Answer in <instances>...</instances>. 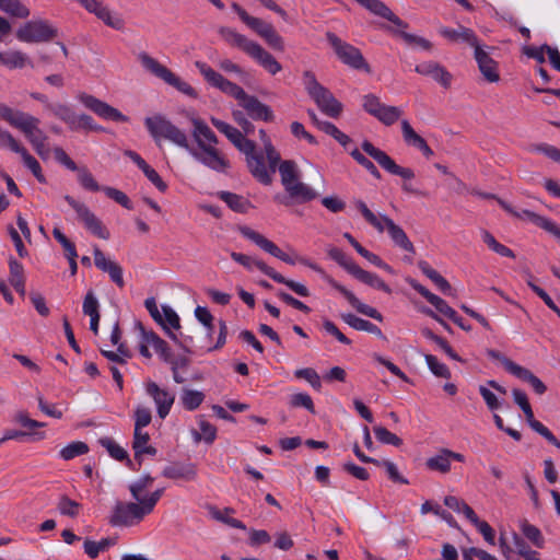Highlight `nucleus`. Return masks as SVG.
I'll list each match as a JSON object with an SVG mask.
<instances>
[{"label":"nucleus","mask_w":560,"mask_h":560,"mask_svg":"<svg viewBox=\"0 0 560 560\" xmlns=\"http://www.w3.org/2000/svg\"><path fill=\"white\" fill-rule=\"evenodd\" d=\"M149 483L148 478L138 480L130 486V492L137 503H118L115 506L114 513L110 517V523L115 526H130L143 518L149 514L160 498V492L155 491L147 493Z\"/></svg>","instance_id":"nucleus-1"},{"label":"nucleus","mask_w":560,"mask_h":560,"mask_svg":"<svg viewBox=\"0 0 560 560\" xmlns=\"http://www.w3.org/2000/svg\"><path fill=\"white\" fill-rule=\"evenodd\" d=\"M211 124L222 132L233 145L246 156L247 167L250 174L261 184L270 185L271 177L266 170L264 156L256 152V143L247 139L241 130L230 124L211 117Z\"/></svg>","instance_id":"nucleus-2"},{"label":"nucleus","mask_w":560,"mask_h":560,"mask_svg":"<svg viewBox=\"0 0 560 560\" xmlns=\"http://www.w3.org/2000/svg\"><path fill=\"white\" fill-rule=\"evenodd\" d=\"M303 79L307 94L315 102L320 112L331 118H338L343 109L342 104L327 88L317 81L312 71H305Z\"/></svg>","instance_id":"nucleus-3"},{"label":"nucleus","mask_w":560,"mask_h":560,"mask_svg":"<svg viewBox=\"0 0 560 560\" xmlns=\"http://www.w3.org/2000/svg\"><path fill=\"white\" fill-rule=\"evenodd\" d=\"M0 110L2 118L14 128L21 130L31 144L39 140H47V136L39 128L38 118L8 106H1Z\"/></svg>","instance_id":"nucleus-4"},{"label":"nucleus","mask_w":560,"mask_h":560,"mask_svg":"<svg viewBox=\"0 0 560 560\" xmlns=\"http://www.w3.org/2000/svg\"><path fill=\"white\" fill-rule=\"evenodd\" d=\"M231 258L242 265L243 267L247 268L248 270H252V268L255 266L257 269H259L261 272H264L266 276L270 277L272 280H275L278 283L285 284L290 290H292L294 293H296L300 296L306 298L310 295V290L300 282H296L294 280H290L284 278L281 273L277 272L273 268L266 265L262 260L256 259L252 256L232 252Z\"/></svg>","instance_id":"nucleus-5"},{"label":"nucleus","mask_w":560,"mask_h":560,"mask_svg":"<svg viewBox=\"0 0 560 560\" xmlns=\"http://www.w3.org/2000/svg\"><path fill=\"white\" fill-rule=\"evenodd\" d=\"M135 329L139 336V351L144 358H151L153 353L158 354L163 361L171 364V370L175 373V362L172 360V353L166 342L156 334L147 330L140 322L135 323Z\"/></svg>","instance_id":"nucleus-6"},{"label":"nucleus","mask_w":560,"mask_h":560,"mask_svg":"<svg viewBox=\"0 0 560 560\" xmlns=\"http://www.w3.org/2000/svg\"><path fill=\"white\" fill-rule=\"evenodd\" d=\"M326 38L332 47L338 59L349 68L371 73L372 69L359 48L343 42L335 33L327 32Z\"/></svg>","instance_id":"nucleus-7"},{"label":"nucleus","mask_w":560,"mask_h":560,"mask_svg":"<svg viewBox=\"0 0 560 560\" xmlns=\"http://www.w3.org/2000/svg\"><path fill=\"white\" fill-rule=\"evenodd\" d=\"M472 194L480 198H483V199L497 200L498 203L501 206V208L504 209L508 213H510L514 218H517V219L526 218L535 225L541 228L546 232L550 233L551 235H553L555 237L560 240V228L555 222H552L550 219L542 217V215H540L536 212H533L530 210H523L521 212L516 211L509 202L504 201L503 199H501L500 197H498L494 194L482 192L479 190H474Z\"/></svg>","instance_id":"nucleus-8"},{"label":"nucleus","mask_w":560,"mask_h":560,"mask_svg":"<svg viewBox=\"0 0 560 560\" xmlns=\"http://www.w3.org/2000/svg\"><path fill=\"white\" fill-rule=\"evenodd\" d=\"M57 35V30L46 20L34 19L16 31V38L23 43H44L52 39Z\"/></svg>","instance_id":"nucleus-9"},{"label":"nucleus","mask_w":560,"mask_h":560,"mask_svg":"<svg viewBox=\"0 0 560 560\" xmlns=\"http://www.w3.org/2000/svg\"><path fill=\"white\" fill-rule=\"evenodd\" d=\"M362 107L368 114L385 126L394 125L402 115V110L399 107L382 103L380 97L372 93L365 94L362 97Z\"/></svg>","instance_id":"nucleus-10"},{"label":"nucleus","mask_w":560,"mask_h":560,"mask_svg":"<svg viewBox=\"0 0 560 560\" xmlns=\"http://www.w3.org/2000/svg\"><path fill=\"white\" fill-rule=\"evenodd\" d=\"M310 268L313 270L322 273L324 276V279L327 281V283L340 292L343 298L349 302V304L360 314L365 315L368 317H371L380 323L383 322L384 317L383 315L375 308L372 307L365 303H362L350 290H348L346 287L337 282L335 279H332L330 276L326 275L320 267H318L315 264L308 262L306 264Z\"/></svg>","instance_id":"nucleus-11"},{"label":"nucleus","mask_w":560,"mask_h":560,"mask_svg":"<svg viewBox=\"0 0 560 560\" xmlns=\"http://www.w3.org/2000/svg\"><path fill=\"white\" fill-rule=\"evenodd\" d=\"M361 147L369 156L375 160L388 173L400 176L404 179H412L415 177L413 170L399 166L385 151L376 148L369 140L363 141Z\"/></svg>","instance_id":"nucleus-12"},{"label":"nucleus","mask_w":560,"mask_h":560,"mask_svg":"<svg viewBox=\"0 0 560 560\" xmlns=\"http://www.w3.org/2000/svg\"><path fill=\"white\" fill-rule=\"evenodd\" d=\"M65 200L75 211L78 218L92 234L102 240L109 238L110 234L108 230L103 225L102 221L90 210L88 206L77 201L69 195L65 196Z\"/></svg>","instance_id":"nucleus-13"},{"label":"nucleus","mask_w":560,"mask_h":560,"mask_svg":"<svg viewBox=\"0 0 560 560\" xmlns=\"http://www.w3.org/2000/svg\"><path fill=\"white\" fill-rule=\"evenodd\" d=\"M77 97L85 108L92 110L95 115H97L102 119L113 120V121H121V122L129 121L128 116L124 115L117 108L110 106L106 102H104L93 95H90L86 93H80Z\"/></svg>","instance_id":"nucleus-14"},{"label":"nucleus","mask_w":560,"mask_h":560,"mask_svg":"<svg viewBox=\"0 0 560 560\" xmlns=\"http://www.w3.org/2000/svg\"><path fill=\"white\" fill-rule=\"evenodd\" d=\"M240 91L242 93L233 98L238 101L240 106L245 109L252 119L267 122L275 119V115L270 106L260 102L256 96L247 94L243 88H241Z\"/></svg>","instance_id":"nucleus-15"},{"label":"nucleus","mask_w":560,"mask_h":560,"mask_svg":"<svg viewBox=\"0 0 560 560\" xmlns=\"http://www.w3.org/2000/svg\"><path fill=\"white\" fill-rule=\"evenodd\" d=\"M195 66L199 70L203 79L207 81V83L215 89H219L222 93L231 97L237 96L242 93L240 91V85L225 79L221 73L213 70L206 62L196 61Z\"/></svg>","instance_id":"nucleus-16"},{"label":"nucleus","mask_w":560,"mask_h":560,"mask_svg":"<svg viewBox=\"0 0 560 560\" xmlns=\"http://www.w3.org/2000/svg\"><path fill=\"white\" fill-rule=\"evenodd\" d=\"M144 305L156 324H159L171 338H174L175 311L173 307L166 304L158 306L154 298L147 299Z\"/></svg>","instance_id":"nucleus-17"},{"label":"nucleus","mask_w":560,"mask_h":560,"mask_svg":"<svg viewBox=\"0 0 560 560\" xmlns=\"http://www.w3.org/2000/svg\"><path fill=\"white\" fill-rule=\"evenodd\" d=\"M145 393L153 399L159 417L164 419L174 404L173 393L152 381L145 383Z\"/></svg>","instance_id":"nucleus-18"},{"label":"nucleus","mask_w":560,"mask_h":560,"mask_svg":"<svg viewBox=\"0 0 560 560\" xmlns=\"http://www.w3.org/2000/svg\"><path fill=\"white\" fill-rule=\"evenodd\" d=\"M452 460L465 462V456L448 448H441L434 456L425 460L429 470L440 474H448L452 469Z\"/></svg>","instance_id":"nucleus-19"},{"label":"nucleus","mask_w":560,"mask_h":560,"mask_svg":"<svg viewBox=\"0 0 560 560\" xmlns=\"http://www.w3.org/2000/svg\"><path fill=\"white\" fill-rule=\"evenodd\" d=\"M200 152H194V156L203 165L218 173H226L230 168V161L213 145L202 147Z\"/></svg>","instance_id":"nucleus-20"},{"label":"nucleus","mask_w":560,"mask_h":560,"mask_svg":"<svg viewBox=\"0 0 560 560\" xmlns=\"http://www.w3.org/2000/svg\"><path fill=\"white\" fill-rule=\"evenodd\" d=\"M474 57L485 80L490 83H495L500 80L498 62L490 57L482 46L477 45L474 48Z\"/></svg>","instance_id":"nucleus-21"},{"label":"nucleus","mask_w":560,"mask_h":560,"mask_svg":"<svg viewBox=\"0 0 560 560\" xmlns=\"http://www.w3.org/2000/svg\"><path fill=\"white\" fill-rule=\"evenodd\" d=\"M284 190L288 192L287 197H277L279 202L284 206H291L293 202H307L317 197V192L300 179L292 183Z\"/></svg>","instance_id":"nucleus-22"},{"label":"nucleus","mask_w":560,"mask_h":560,"mask_svg":"<svg viewBox=\"0 0 560 560\" xmlns=\"http://www.w3.org/2000/svg\"><path fill=\"white\" fill-rule=\"evenodd\" d=\"M145 127L153 139L160 143L162 139L175 140L174 128L170 120L156 114L144 119Z\"/></svg>","instance_id":"nucleus-23"},{"label":"nucleus","mask_w":560,"mask_h":560,"mask_svg":"<svg viewBox=\"0 0 560 560\" xmlns=\"http://www.w3.org/2000/svg\"><path fill=\"white\" fill-rule=\"evenodd\" d=\"M407 283L416 290L421 296H423L431 305H433L438 312L452 319L457 314L442 298L430 292L424 285L419 283L412 278L406 279Z\"/></svg>","instance_id":"nucleus-24"},{"label":"nucleus","mask_w":560,"mask_h":560,"mask_svg":"<svg viewBox=\"0 0 560 560\" xmlns=\"http://www.w3.org/2000/svg\"><path fill=\"white\" fill-rule=\"evenodd\" d=\"M415 71L422 75L431 77L440 83L444 89H448L452 83V74L440 63L435 61H427L417 65Z\"/></svg>","instance_id":"nucleus-25"},{"label":"nucleus","mask_w":560,"mask_h":560,"mask_svg":"<svg viewBox=\"0 0 560 560\" xmlns=\"http://www.w3.org/2000/svg\"><path fill=\"white\" fill-rule=\"evenodd\" d=\"M139 60L145 71L163 80L165 83L170 85H175V77L173 75V73L158 60L150 57L145 52L139 55Z\"/></svg>","instance_id":"nucleus-26"},{"label":"nucleus","mask_w":560,"mask_h":560,"mask_svg":"<svg viewBox=\"0 0 560 560\" xmlns=\"http://www.w3.org/2000/svg\"><path fill=\"white\" fill-rule=\"evenodd\" d=\"M382 220H383L384 230L385 229L387 230L388 235L390 236L393 242L397 246L402 248L404 250L415 254V252H416L415 246L408 238L405 231L399 225H397L390 218H388L386 215H382Z\"/></svg>","instance_id":"nucleus-27"},{"label":"nucleus","mask_w":560,"mask_h":560,"mask_svg":"<svg viewBox=\"0 0 560 560\" xmlns=\"http://www.w3.org/2000/svg\"><path fill=\"white\" fill-rule=\"evenodd\" d=\"M238 230L244 237L250 240L258 247L272 255L273 257L279 258L283 254V252L273 242L269 241L264 235L254 231L249 226L243 225L240 226Z\"/></svg>","instance_id":"nucleus-28"},{"label":"nucleus","mask_w":560,"mask_h":560,"mask_svg":"<svg viewBox=\"0 0 560 560\" xmlns=\"http://www.w3.org/2000/svg\"><path fill=\"white\" fill-rule=\"evenodd\" d=\"M401 132L404 141L408 145L419 149L427 159H430L433 155V151L428 145L427 141L413 130L409 121L406 119L401 121Z\"/></svg>","instance_id":"nucleus-29"},{"label":"nucleus","mask_w":560,"mask_h":560,"mask_svg":"<svg viewBox=\"0 0 560 560\" xmlns=\"http://www.w3.org/2000/svg\"><path fill=\"white\" fill-rule=\"evenodd\" d=\"M219 34L229 45L242 49L247 55H249V52L253 50V47L257 44L253 40H249L246 36L237 33L235 30L226 26L220 27Z\"/></svg>","instance_id":"nucleus-30"},{"label":"nucleus","mask_w":560,"mask_h":560,"mask_svg":"<svg viewBox=\"0 0 560 560\" xmlns=\"http://www.w3.org/2000/svg\"><path fill=\"white\" fill-rule=\"evenodd\" d=\"M439 33L443 37L447 38L448 40H452V42H458V40L466 42L467 44H469L474 48L477 45H479L478 38H477L476 34L474 33V31L468 28V27H465L463 25H459L458 28H456V30L450 28V27H446V26H442V27H440Z\"/></svg>","instance_id":"nucleus-31"},{"label":"nucleus","mask_w":560,"mask_h":560,"mask_svg":"<svg viewBox=\"0 0 560 560\" xmlns=\"http://www.w3.org/2000/svg\"><path fill=\"white\" fill-rule=\"evenodd\" d=\"M249 56L253 57L267 72L272 75L282 70V66L276 60V58L267 50H265L259 44H256L253 47Z\"/></svg>","instance_id":"nucleus-32"},{"label":"nucleus","mask_w":560,"mask_h":560,"mask_svg":"<svg viewBox=\"0 0 560 560\" xmlns=\"http://www.w3.org/2000/svg\"><path fill=\"white\" fill-rule=\"evenodd\" d=\"M192 125V135L200 149H202V147H210L211 144L218 143L217 136L205 121L199 118H194Z\"/></svg>","instance_id":"nucleus-33"},{"label":"nucleus","mask_w":560,"mask_h":560,"mask_svg":"<svg viewBox=\"0 0 560 560\" xmlns=\"http://www.w3.org/2000/svg\"><path fill=\"white\" fill-rule=\"evenodd\" d=\"M132 448L138 460H141L144 455L153 456L156 453V450L150 444L149 433L144 430H133Z\"/></svg>","instance_id":"nucleus-34"},{"label":"nucleus","mask_w":560,"mask_h":560,"mask_svg":"<svg viewBox=\"0 0 560 560\" xmlns=\"http://www.w3.org/2000/svg\"><path fill=\"white\" fill-rule=\"evenodd\" d=\"M340 318L355 330L366 331L381 339H385L382 330L376 325L366 319L360 318L352 313H342L340 314Z\"/></svg>","instance_id":"nucleus-35"},{"label":"nucleus","mask_w":560,"mask_h":560,"mask_svg":"<svg viewBox=\"0 0 560 560\" xmlns=\"http://www.w3.org/2000/svg\"><path fill=\"white\" fill-rule=\"evenodd\" d=\"M523 412L525 415L526 422L528 423L532 430L540 434L557 448H560V441L552 434V432L547 427H545L541 422L535 419L532 406L524 408Z\"/></svg>","instance_id":"nucleus-36"},{"label":"nucleus","mask_w":560,"mask_h":560,"mask_svg":"<svg viewBox=\"0 0 560 560\" xmlns=\"http://www.w3.org/2000/svg\"><path fill=\"white\" fill-rule=\"evenodd\" d=\"M27 65H31L30 58L20 50H7L0 52V66L2 67L12 70L22 69Z\"/></svg>","instance_id":"nucleus-37"},{"label":"nucleus","mask_w":560,"mask_h":560,"mask_svg":"<svg viewBox=\"0 0 560 560\" xmlns=\"http://www.w3.org/2000/svg\"><path fill=\"white\" fill-rule=\"evenodd\" d=\"M418 268L421 270V272L427 276L436 287L438 289L444 293V294H451L452 293V287L450 282L441 276L435 269H433L428 261L425 260H419L418 261Z\"/></svg>","instance_id":"nucleus-38"},{"label":"nucleus","mask_w":560,"mask_h":560,"mask_svg":"<svg viewBox=\"0 0 560 560\" xmlns=\"http://www.w3.org/2000/svg\"><path fill=\"white\" fill-rule=\"evenodd\" d=\"M418 268L421 270V272L427 276L436 287L438 289L444 293V294H451L452 293V287L450 282L441 276L435 269H433L428 261L425 260H419L418 261Z\"/></svg>","instance_id":"nucleus-39"},{"label":"nucleus","mask_w":560,"mask_h":560,"mask_svg":"<svg viewBox=\"0 0 560 560\" xmlns=\"http://www.w3.org/2000/svg\"><path fill=\"white\" fill-rule=\"evenodd\" d=\"M418 268L421 270V272L427 276L436 287L438 289L444 293V294H451L452 293V287L450 282L441 276L435 269H433L428 261L425 260H419L418 261Z\"/></svg>","instance_id":"nucleus-40"},{"label":"nucleus","mask_w":560,"mask_h":560,"mask_svg":"<svg viewBox=\"0 0 560 560\" xmlns=\"http://www.w3.org/2000/svg\"><path fill=\"white\" fill-rule=\"evenodd\" d=\"M354 272L352 276L359 281L374 288L381 290L385 293L390 294L392 289L388 284H386L377 275L363 270L360 266L358 268H353Z\"/></svg>","instance_id":"nucleus-41"},{"label":"nucleus","mask_w":560,"mask_h":560,"mask_svg":"<svg viewBox=\"0 0 560 560\" xmlns=\"http://www.w3.org/2000/svg\"><path fill=\"white\" fill-rule=\"evenodd\" d=\"M218 196L229 206L231 210L235 212L246 213L252 208L250 201L237 194L220 191L218 192Z\"/></svg>","instance_id":"nucleus-42"},{"label":"nucleus","mask_w":560,"mask_h":560,"mask_svg":"<svg viewBox=\"0 0 560 560\" xmlns=\"http://www.w3.org/2000/svg\"><path fill=\"white\" fill-rule=\"evenodd\" d=\"M10 283L21 295L25 294L24 268L15 258L9 259Z\"/></svg>","instance_id":"nucleus-43"},{"label":"nucleus","mask_w":560,"mask_h":560,"mask_svg":"<svg viewBox=\"0 0 560 560\" xmlns=\"http://www.w3.org/2000/svg\"><path fill=\"white\" fill-rule=\"evenodd\" d=\"M75 172L77 180L82 189L91 192L103 191L105 186L98 184V182L88 167H79Z\"/></svg>","instance_id":"nucleus-44"},{"label":"nucleus","mask_w":560,"mask_h":560,"mask_svg":"<svg viewBox=\"0 0 560 560\" xmlns=\"http://www.w3.org/2000/svg\"><path fill=\"white\" fill-rule=\"evenodd\" d=\"M466 518L477 527L487 542L494 545V530L486 521L479 520L472 509H466Z\"/></svg>","instance_id":"nucleus-45"},{"label":"nucleus","mask_w":560,"mask_h":560,"mask_svg":"<svg viewBox=\"0 0 560 560\" xmlns=\"http://www.w3.org/2000/svg\"><path fill=\"white\" fill-rule=\"evenodd\" d=\"M279 173L281 176V184L284 189L292 183H295L300 179L296 164L292 160L282 161L279 165Z\"/></svg>","instance_id":"nucleus-46"},{"label":"nucleus","mask_w":560,"mask_h":560,"mask_svg":"<svg viewBox=\"0 0 560 560\" xmlns=\"http://www.w3.org/2000/svg\"><path fill=\"white\" fill-rule=\"evenodd\" d=\"M209 511H210L211 516L214 520L222 522L233 528H238V529H243V530L246 529V526L243 522L229 516V514L234 513V510L232 508H225L224 510H219L215 506H210Z\"/></svg>","instance_id":"nucleus-47"},{"label":"nucleus","mask_w":560,"mask_h":560,"mask_svg":"<svg viewBox=\"0 0 560 560\" xmlns=\"http://www.w3.org/2000/svg\"><path fill=\"white\" fill-rule=\"evenodd\" d=\"M514 376L517 378L528 383L536 394L542 395L547 390L546 385L528 369L518 366L516 372L514 373Z\"/></svg>","instance_id":"nucleus-48"},{"label":"nucleus","mask_w":560,"mask_h":560,"mask_svg":"<svg viewBox=\"0 0 560 560\" xmlns=\"http://www.w3.org/2000/svg\"><path fill=\"white\" fill-rule=\"evenodd\" d=\"M182 405L185 409L192 411L205 400V394L200 390L183 388L180 394Z\"/></svg>","instance_id":"nucleus-49"},{"label":"nucleus","mask_w":560,"mask_h":560,"mask_svg":"<svg viewBox=\"0 0 560 560\" xmlns=\"http://www.w3.org/2000/svg\"><path fill=\"white\" fill-rule=\"evenodd\" d=\"M327 255L335 260L339 266L347 270L350 275L354 272L353 268H358L357 265L349 256L343 253L342 249L330 246L327 248Z\"/></svg>","instance_id":"nucleus-50"},{"label":"nucleus","mask_w":560,"mask_h":560,"mask_svg":"<svg viewBox=\"0 0 560 560\" xmlns=\"http://www.w3.org/2000/svg\"><path fill=\"white\" fill-rule=\"evenodd\" d=\"M0 10L20 19H25L31 13L20 0H0Z\"/></svg>","instance_id":"nucleus-51"},{"label":"nucleus","mask_w":560,"mask_h":560,"mask_svg":"<svg viewBox=\"0 0 560 560\" xmlns=\"http://www.w3.org/2000/svg\"><path fill=\"white\" fill-rule=\"evenodd\" d=\"M89 452L86 443L74 441L66 445L59 451V457L63 460H71L78 456L84 455Z\"/></svg>","instance_id":"nucleus-52"},{"label":"nucleus","mask_w":560,"mask_h":560,"mask_svg":"<svg viewBox=\"0 0 560 560\" xmlns=\"http://www.w3.org/2000/svg\"><path fill=\"white\" fill-rule=\"evenodd\" d=\"M47 108L59 119L65 121L69 128L74 124L75 113L70 106L62 103L47 104Z\"/></svg>","instance_id":"nucleus-53"},{"label":"nucleus","mask_w":560,"mask_h":560,"mask_svg":"<svg viewBox=\"0 0 560 560\" xmlns=\"http://www.w3.org/2000/svg\"><path fill=\"white\" fill-rule=\"evenodd\" d=\"M199 427L201 433L192 430L195 441L200 442L203 440L207 444H212L217 438V428L205 419H200Z\"/></svg>","instance_id":"nucleus-54"},{"label":"nucleus","mask_w":560,"mask_h":560,"mask_svg":"<svg viewBox=\"0 0 560 560\" xmlns=\"http://www.w3.org/2000/svg\"><path fill=\"white\" fill-rule=\"evenodd\" d=\"M20 155L22 158V161H23L25 167H27L32 172V174L36 177V179L39 183H43V184L46 183V177L43 173L42 166L38 163V161L33 155H31L26 149H24L20 153Z\"/></svg>","instance_id":"nucleus-55"},{"label":"nucleus","mask_w":560,"mask_h":560,"mask_svg":"<svg viewBox=\"0 0 560 560\" xmlns=\"http://www.w3.org/2000/svg\"><path fill=\"white\" fill-rule=\"evenodd\" d=\"M114 541L109 538H103L100 541H93L90 539H86L84 541V552L92 559H95L101 552L105 551L107 548H109Z\"/></svg>","instance_id":"nucleus-56"},{"label":"nucleus","mask_w":560,"mask_h":560,"mask_svg":"<svg viewBox=\"0 0 560 560\" xmlns=\"http://www.w3.org/2000/svg\"><path fill=\"white\" fill-rule=\"evenodd\" d=\"M389 31L393 32L394 34L400 36L406 42V44L409 46H417L424 50L432 49V43L430 40L425 39L424 37L407 33L402 30L394 31V30L389 28Z\"/></svg>","instance_id":"nucleus-57"},{"label":"nucleus","mask_w":560,"mask_h":560,"mask_svg":"<svg viewBox=\"0 0 560 560\" xmlns=\"http://www.w3.org/2000/svg\"><path fill=\"white\" fill-rule=\"evenodd\" d=\"M73 122L74 124L70 127L72 130L85 129L91 131H104V128L96 124L94 119L86 114L75 115Z\"/></svg>","instance_id":"nucleus-58"},{"label":"nucleus","mask_w":560,"mask_h":560,"mask_svg":"<svg viewBox=\"0 0 560 560\" xmlns=\"http://www.w3.org/2000/svg\"><path fill=\"white\" fill-rule=\"evenodd\" d=\"M523 535L530 540L537 548L544 547V537L540 529L535 525L529 524L527 521H523L521 525Z\"/></svg>","instance_id":"nucleus-59"},{"label":"nucleus","mask_w":560,"mask_h":560,"mask_svg":"<svg viewBox=\"0 0 560 560\" xmlns=\"http://www.w3.org/2000/svg\"><path fill=\"white\" fill-rule=\"evenodd\" d=\"M350 155L353 158V160L360 164L362 167H364L373 177L376 179H380L382 177L380 171L374 165L372 161H370L364 154H362L358 148H354L350 151Z\"/></svg>","instance_id":"nucleus-60"},{"label":"nucleus","mask_w":560,"mask_h":560,"mask_svg":"<svg viewBox=\"0 0 560 560\" xmlns=\"http://www.w3.org/2000/svg\"><path fill=\"white\" fill-rule=\"evenodd\" d=\"M373 431H374L376 439L383 444H388V445H393L396 447H398L402 444V440L399 436H397L395 433H392L384 427H381V425L374 427Z\"/></svg>","instance_id":"nucleus-61"},{"label":"nucleus","mask_w":560,"mask_h":560,"mask_svg":"<svg viewBox=\"0 0 560 560\" xmlns=\"http://www.w3.org/2000/svg\"><path fill=\"white\" fill-rule=\"evenodd\" d=\"M294 376L300 380H305L316 390L322 388L320 377L312 368L299 369L294 372Z\"/></svg>","instance_id":"nucleus-62"},{"label":"nucleus","mask_w":560,"mask_h":560,"mask_svg":"<svg viewBox=\"0 0 560 560\" xmlns=\"http://www.w3.org/2000/svg\"><path fill=\"white\" fill-rule=\"evenodd\" d=\"M135 418V430H144L152 420L151 410L149 407L137 406L133 413Z\"/></svg>","instance_id":"nucleus-63"},{"label":"nucleus","mask_w":560,"mask_h":560,"mask_svg":"<svg viewBox=\"0 0 560 560\" xmlns=\"http://www.w3.org/2000/svg\"><path fill=\"white\" fill-rule=\"evenodd\" d=\"M424 360L428 364V368L435 376L443 378L451 377V372L448 368L444 363L439 362V360L434 355L425 354Z\"/></svg>","instance_id":"nucleus-64"}]
</instances>
